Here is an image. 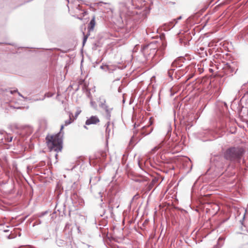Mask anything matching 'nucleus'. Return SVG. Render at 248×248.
I'll list each match as a JSON object with an SVG mask.
<instances>
[{
  "instance_id": "1",
  "label": "nucleus",
  "mask_w": 248,
  "mask_h": 248,
  "mask_svg": "<svg viewBox=\"0 0 248 248\" xmlns=\"http://www.w3.org/2000/svg\"><path fill=\"white\" fill-rule=\"evenodd\" d=\"M46 140L50 151L54 150L57 152L61 151L62 140L60 133L56 135H48Z\"/></svg>"
},
{
  "instance_id": "2",
  "label": "nucleus",
  "mask_w": 248,
  "mask_h": 248,
  "mask_svg": "<svg viewBox=\"0 0 248 248\" xmlns=\"http://www.w3.org/2000/svg\"><path fill=\"white\" fill-rule=\"evenodd\" d=\"M244 152V149L241 147H231L224 152V157L230 161H239Z\"/></svg>"
},
{
  "instance_id": "3",
  "label": "nucleus",
  "mask_w": 248,
  "mask_h": 248,
  "mask_svg": "<svg viewBox=\"0 0 248 248\" xmlns=\"http://www.w3.org/2000/svg\"><path fill=\"white\" fill-rule=\"evenodd\" d=\"M81 112V110L79 108H78L74 115L71 112H69V119L65 122V125H67L74 122V121L77 118Z\"/></svg>"
},
{
  "instance_id": "4",
  "label": "nucleus",
  "mask_w": 248,
  "mask_h": 248,
  "mask_svg": "<svg viewBox=\"0 0 248 248\" xmlns=\"http://www.w3.org/2000/svg\"><path fill=\"white\" fill-rule=\"evenodd\" d=\"M100 120L97 116H92L88 118L85 122L86 125L96 124L99 123Z\"/></svg>"
},
{
  "instance_id": "5",
  "label": "nucleus",
  "mask_w": 248,
  "mask_h": 248,
  "mask_svg": "<svg viewBox=\"0 0 248 248\" xmlns=\"http://www.w3.org/2000/svg\"><path fill=\"white\" fill-rule=\"evenodd\" d=\"M95 19V16H93L88 25V29L89 32L93 31L94 29L96 24Z\"/></svg>"
},
{
  "instance_id": "6",
  "label": "nucleus",
  "mask_w": 248,
  "mask_h": 248,
  "mask_svg": "<svg viewBox=\"0 0 248 248\" xmlns=\"http://www.w3.org/2000/svg\"><path fill=\"white\" fill-rule=\"evenodd\" d=\"M109 123H108L107 124V127H106V131L107 133H108V134H109L110 131V129L109 128Z\"/></svg>"
},
{
  "instance_id": "7",
  "label": "nucleus",
  "mask_w": 248,
  "mask_h": 248,
  "mask_svg": "<svg viewBox=\"0 0 248 248\" xmlns=\"http://www.w3.org/2000/svg\"><path fill=\"white\" fill-rule=\"evenodd\" d=\"M90 35V33H89L88 34H87L86 35L84 36V39H83V44L86 42L88 36Z\"/></svg>"
},
{
  "instance_id": "8",
  "label": "nucleus",
  "mask_w": 248,
  "mask_h": 248,
  "mask_svg": "<svg viewBox=\"0 0 248 248\" xmlns=\"http://www.w3.org/2000/svg\"><path fill=\"white\" fill-rule=\"evenodd\" d=\"M12 139H13V137H8L7 138V140L8 141V142H11L12 141Z\"/></svg>"
},
{
  "instance_id": "9",
  "label": "nucleus",
  "mask_w": 248,
  "mask_h": 248,
  "mask_svg": "<svg viewBox=\"0 0 248 248\" xmlns=\"http://www.w3.org/2000/svg\"><path fill=\"white\" fill-rule=\"evenodd\" d=\"M160 148V146H156L153 149V151L154 152H155L156 151H157L158 149H159Z\"/></svg>"
},
{
  "instance_id": "10",
  "label": "nucleus",
  "mask_w": 248,
  "mask_h": 248,
  "mask_svg": "<svg viewBox=\"0 0 248 248\" xmlns=\"http://www.w3.org/2000/svg\"><path fill=\"white\" fill-rule=\"evenodd\" d=\"M17 92V90H15L10 91L11 93H12V94L14 93Z\"/></svg>"
},
{
  "instance_id": "11",
  "label": "nucleus",
  "mask_w": 248,
  "mask_h": 248,
  "mask_svg": "<svg viewBox=\"0 0 248 248\" xmlns=\"http://www.w3.org/2000/svg\"><path fill=\"white\" fill-rule=\"evenodd\" d=\"M63 128V125H62V126H61V130H62Z\"/></svg>"
},
{
  "instance_id": "12",
  "label": "nucleus",
  "mask_w": 248,
  "mask_h": 248,
  "mask_svg": "<svg viewBox=\"0 0 248 248\" xmlns=\"http://www.w3.org/2000/svg\"><path fill=\"white\" fill-rule=\"evenodd\" d=\"M200 49H201L202 50H203L204 49H203V48L201 47Z\"/></svg>"
},
{
  "instance_id": "13",
  "label": "nucleus",
  "mask_w": 248,
  "mask_h": 248,
  "mask_svg": "<svg viewBox=\"0 0 248 248\" xmlns=\"http://www.w3.org/2000/svg\"><path fill=\"white\" fill-rule=\"evenodd\" d=\"M84 127L85 128L87 129V126L86 125H84Z\"/></svg>"
},
{
  "instance_id": "14",
  "label": "nucleus",
  "mask_w": 248,
  "mask_h": 248,
  "mask_svg": "<svg viewBox=\"0 0 248 248\" xmlns=\"http://www.w3.org/2000/svg\"><path fill=\"white\" fill-rule=\"evenodd\" d=\"M168 73H169V74H170V71H169L168 72Z\"/></svg>"
},
{
  "instance_id": "15",
  "label": "nucleus",
  "mask_w": 248,
  "mask_h": 248,
  "mask_svg": "<svg viewBox=\"0 0 248 248\" xmlns=\"http://www.w3.org/2000/svg\"><path fill=\"white\" fill-rule=\"evenodd\" d=\"M192 77H193V75L191 76L189 78H192Z\"/></svg>"
}]
</instances>
